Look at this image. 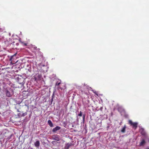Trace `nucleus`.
<instances>
[{
    "label": "nucleus",
    "instance_id": "f257e3e1",
    "mask_svg": "<svg viewBox=\"0 0 149 149\" xmlns=\"http://www.w3.org/2000/svg\"><path fill=\"white\" fill-rule=\"evenodd\" d=\"M19 89V86L17 87H7L4 89V91L6 93H17L16 91Z\"/></svg>",
    "mask_w": 149,
    "mask_h": 149
},
{
    "label": "nucleus",
    "instance_id": "f03ea898",
    "mask_svg": "<svg viewBox=\"0 0 149 149\" xmlns=\"http://www.w3.org/2000/svg\"><path fill=\"white\" fill-rule=\"evenodd\" d=\"M9 61H10V63L12 65L15 64H16V65H18L20 63V61H21L18 60L15 55L11 56Z\"/></svg>",
    "mask_w": 149,
    "mask_h": 149
},
{
    "label": "nucleus",
    "instance_id": "7ed1b4c3",
    "mask_svg": "<svg viewBox=\"0 0 149 149\" xmlns=\"http://www.w3.org/2000/svg\"><path fill=\"white\" fill-rule=\"evenodd\" d=\"M58 86V89H60L62 90L64 88H65V85L64 84L61 83V80L58 79L56 80V86Z\"/></svg>",
    "mask_w": 149,
    "mask_h": 149
},
{
    "label": "nucleus",
    "instance_id": "20e7f679",
    "mask_svg": "<svg viewBox=\"0 0 149 149\" xmlns=\"http://www.w3.org/2000/svg\"><path fill=\"white\" fill-rule=\"evenodd\" d=\"M24 79L23 78H21L18 79V81H17V83L18 84H19L22 87V86H23L24 83Z\"/></svg>",
    "mask_w": 149,
    "mask_h": 149
},
{
    "label": "nucleus",
    "instance_id": "39448f33",
    "mask_svg": "<svg viewBox=\"0 0 149 149\" xmlns=\"http://www.w3.org/2000/svg\"><path fill=\"white\" fill-rule=\"evenodd\" d=\"M129 123L131 125H132L134 127L136 128L137 127L138 123H133L131 120H129Z\"/></svg>",
    "mask_w": 149,
    "mask_h": 149
},
{
    "label": "nucleus",
    "instance_id": "423d86ee",
    "mask_svg": "<svg viewBox=\"0 0 149 149\" xmlns=\"http://www.w3.org/2000/svg\"><path fill=\"white\" fill-rule=\"evenodd\" d=\"M84 86H86V88L88 89V90L89 91H91V92H92L94 93H96V92L94 90H93L92 89V88L91 87H89L88 86H86V84H84Z\"/></svg>",
    "mask_w": 149,
    "mask_h": 149
},
{
    "label": "nucleus",
    "instance_id": "0eeeda50",
    "mask_svg": "<svg viewBox=\"0 0 149 149\" xmlns=\"http://www.w3.org/2000/svg\"><path fill=\"white\" fill-rule=\"evenodd\" d=\"M72 145L71 143H68L65 144V146L64 147L65 149H68L69 148L72 146Z\"/></svg>",
    "mask_w": 149,
    "mask_h": 149
},
{
    "label": "nucleus",
    "instance_id": "6e6552de",
    "mask_svg": "<svg viewBox=\"0 0 149 149\" xmlns=\"http://www.w3.org/2000/svg\"><path fill=\"white\" fill-rule=\"evenodd\" d=\"M3 45L4 46V47L6 48L9 46L10 44V43L9 41H5L3 43Z\"/></svg>",
    "mask_w": 149,
    "mask_h": 149
},
{
    "label": "nucleus",
    "instance_id": "1a4fd4ad",
    "mask_svg": "<svg viewBox=\"0 0 149 149\" xmlns=\"http://www.w3.org/2000/svg\"><path fill=\"white\" fill-rule=\"evenodd\" d=\"M61 128V127H60L57 126L52 130V131L54 133H55L57 131L60 130Z\"/></svg>",
    "mask_w": 149,
    "mask_h": 149
},
{
    "label": "nucleus",
    "instance_id": "9d476101",
    "mask_svg": "<svg viewBox=\"0 0 149 149\" xmlns=\"http://www.w3.org/2000/svg\"><path fill=\"white\" fill-rule=\"evenodd\" d=\"M52 139H53L56 140L57 141H59L60 140V139L58 136L56 135H54L52 136Z\"/></svg>",
    "mask_w": 149,
    "mask_h": 149
},
{
    "label": "nucleus",
    "instance_id": "9b49d317",
    "mask_svg": "<svg viewBox=\"0 0 149 149\" xmlns=\"http://www.w3.org/2000/svg\"><path fill=\"white\" fill-rule=\"evenodd\" d=\"M40 141H39L37 140L34 143V145L36 147L38 148L40 146Z\"/></svg>",
    "mask_w": 149,
    "mask_h": 149
},
{
    "label": "nucleus",
    "instance_id": "f8f14e48",
    "mask_svg": "<svg viewBox=\"0 0 149 149\" xmlns=\"http://www.w3.org/2000/svg\"><path fill=\"white\" fill-rule=\"evenodd\" d=\"M48 123L50 127H52L53 126V124L51 120H49L48 121Z\"/></svg>",
    "mask_w": 149,
    "mask_h": 149
},
{
    "label": "nucleus",
    "instance_id": "ddd939ff",
    "mask_svg": "<svg viewBox=\"0 0 149 149\" xmlns=\"http://www.w3.org/2000/svg\"><path fill=\"white\" fill-rule=\"evenodd\" d=\"M146 142L144 140V139H142L141 142L140 143V146H143L145 144V143Z\"/></svg>",
    "mask_w": 149,
    "mask_h": 149
},
{
    "label": "nucleus",
    "instance_id": "4468645a",
    "mask_svg": "<svg viewBox=\"0 0 149 149\" xmlns=\"http://www.w3.org/2000/svg\"><path fill=\"white\" fill-rule=\"evenodd\" d=\"M19 41L20 43H21L24 46H26L27 45V43H24V42L22 41L21 39L19 40Z\"/></svg>",
    "mask_w": 149,
    "mask_h": 149
},
{
    "label": "nucleus",
    "instance_id": "2eb2a0df",
    "mask_svg": "<svg viewBox=\"0 0 149 149\" xmlns=\"http://www.w3.org/2000/svg\"><path fill=\"white\" fill-rule=\"evenodd\" d=\"M140 131L141 132V133L142 134L144 135L145 134V132L144 131V130L143 128H141L140 129Z\"/></svg>",
    "mask_w": 149,
    "mask_h": 149
},
{
    "label": "nucleus",
    "instance_id": "dca6fc26",
    "mask_svg": "<svg viewBox=\"0 0 149 149\" xmlns=\"http://www.w3.org/2000/svg\"><path fill=\"white\" fill-rule=\"evenodd\" d=\"M36 76L37 77L38 80L40 79L41 78V75L39 74H37Z\"/></svg>",
    "mask_w": 149,
    "mask_h": 149
},
{
    "label": "nucleus",
    "instance_id": "f3484780",
    "mask_svg": "<svg viewBox=\"0 0 149 149\" xmlns=\"http://www.w3.org/2000/svg\"><path fill=\"white\" fill-rule=\"evenodd\" d=\"M126 128V127L125 126L121 130V132L123 133L125 132Z\"/></svg>",
    "mask_w": 149,
    "mask_h": 149
},
{
    "label": "nucleus",
    "instance_id": "a211bd4d",
    "mask_svg": "<svg viewBox=\"0 0 149 149\" xmlns=\"http://www.w3.org/2000/svg\"><path fill=\"white\" fill-rule=\"evenodd\" d=\"M13 94H4L5 95L8 97H10Z\"/></svg>",
    "mask_w": 149,
    "mask_h": 149
},
{
    "label": "nucleus",
    "instance_id": "6ab92c4d",
    "mask_svg": "<svg viewBox=\"0 0 149 149\" xmlns=\"http://www.w3.org/2000/svg\"><path fill=\"white\" fill-rule=\"evenodd\" d=\"M33 79L35 81H36L38 79L36 75L33 77Z\"/></svg>",
    "mask_w": 149,
    "mask_h": 149
},
{
    "label": "nucleus",
    "instance_id": "aec40b11",
    "mask_svg": "<svg viewBox=\"0 0 149 149\" xmlns=\"http://www.w3.org/2000/svg\"><path fill=\"white\" fill-rule=\"evenodd\" d=\"M58 143V142L56 141H53L52 142V144L54 145L57 144Z\"/></svg>",
    "mask_w": 149,
    "mask_h": 149
},
{
    "label": "nucleus",
    "instance_id": "412c9836",
    "mask_svg": "<svg viewBox=\"0 0 149 149\" xmlns=\"http://www.w3.org/2000/svg\"><path fill=\"white\" fill-rule=\"evenodd\" d=\"M27 114V113H23L22 115H21L22 116H25Z\"/></svg>",
    "mask_w": 149,
    "mask_h": 149
},
{
    "label": "nucleus",
    "instance_id": "4be33fe9",
    "mask_svg": "<svg viewBox=\"0 0 149 149\" xmlns=\"http://www.w3.org/2000/svg\"><path fill=\"white\" fill-rule=\"evenodd\" d=\"M78 116H82V113L81 111H80V113L78 114Z\"/></svg>",
    "mask_w": 149,
    "mask_h": 149
},
{
    "label": "nucleus",
    "instance_id": "5701e85b",
    "mask_svg": "<svg viewBox=\"0 0 149 149\" xmlns=\"http://www.w3.org/2000/svg\"><path fill=\"white\" fill-rule=\"evenodd\" d=\"M85 118V115L84 114L83 116V120L84 122V121Z\"/></svg>",
    "mask_w": 149,
    "mask_h": 149
},
{
    "label": "nucleus",
    "instance_id": "b1692460",
    "mask_svg": "<svg viewBox=\"0 0 149 149\" xmlns=\"http://www.w3.org/2000/svg\"><path fill=\"white\" fill-rule=\"evenodd\" d=\"M18 116L20 117V116H21V114L20 113H19L18 114Z\"/></svg>",
    "mask_w": 149,
    "mask_h": 149
},
{
    "label": "nucleus",
    "instance_id": "393cba45",
    "mask_svg": "<svg viewBox=\"0 0 149 149\" xmlns=\"http://www.w3.org/2000/svg\"><path fill=\"white\" fill-rule=\"evenodd\" d=\"M54 93H53V95H52V101L53 100V97H54Z\"/></svg>",
    "mask_w": 149,
    "mask_h": 149
},
{
    "label": "nucleus",
    "instance_id": "a878e982",
    "mask_svg": "<svg viewBox=\"0 0 149 149\" xmlns=\"http://www.w3.org/2000/svg\"><path fill=\"white\" fill-rule=\"evenodd\" d=\"M51 89V88L49 89V93H52V92L50 91Z\"/></svg>",
    "mask_w": 149,
    "mask_h": 149
},
{
    "label": "nucleus",
    "instance_id": "bb28decb",
    "mask_svg": "<svg viewBox=\"0 0 149 149\" xmlns=\"http://www.w3.org/2000/svg\"><path fill=\"white\" fill-rule=\"evenodd\" d=\"M95 94V95H96L97 96H98V94H97L96 93V94Z\"/></svg>",
    "mask_w": 149,
    "mask_h": 149
},
{
    "label": "nucleus",
    "instance_id": "cd10ccee",
    "mask_svg": "<svg viewBox=\"0 0 149 149\" xmlns=\"http://www.w3.org/2000/svg\"><path fill=\"white\" fill-rule=\"evenodd\" d=\"M109 127V126H108L107 127V128H108Z\"/></svg>",
    "mask_w": 149,
    "mask_h": 149
},
{
    "label": "nucleus",
    "instance_id": "c85d7f7f",
    "mask_svg": "<svg viewBox=\"0 0 149 149\" xmlns=\"http://www.w3.org/2000/svg\"><path fill=\"white\" fill-rule=\"evenodd\" d=\"M17 111H18V112H19V111L18 109V110H17Z\"/></svg>",
    "mask_w": 149,
    "mask_h": 149
},
{
    "label": "nucleus",
    "instance_id": "c756f323",
    "mask_svg": "<svg viewBox=\"0 0 149 149\" xmlns=\"http://www.w3.org/2000/svg\"><path fill=\"white\" fill-rule=\"evenodd\" d=\"M146 149H149V148H146Z\"/></svg>",
    "mask_w": 149,
    "mask_h": 149
},
{
    "label": "nucleus",
    "instance_id": "7c9ffc66",
    "mask_svg": "<svg viewBox=\"0 0 149 149\" xmlns=\"http://www.w3.org/2000/svg\"><path fill=\"white\" fill-rule=\"evenodd\" d=\"M53 93H54V91H53Z\"/></svg>",
    "mask_w": 149,
    "mask_h": 149
},
{
    "label": "nucleus",
    "instance_id": "2f4dec72",
    "mask_svg": "<svg viewBox=\"0 0 149 149\" xmlns=\"http://www.w3.org/2000/svg\"><path fill=\"white\" fill-rule=\"evenodd\" d=\"M31 149H33V148H31Z\"/></svg>",
    "mask_w": 149,
    "mask_h": 149
}]
</instances>
